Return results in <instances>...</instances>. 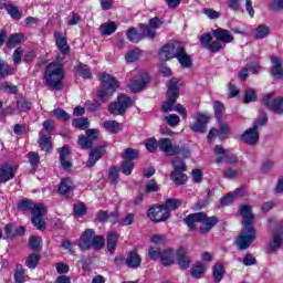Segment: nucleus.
<instances>
[{
    "mask_svg": "<svg viewBox=\"0 0 283 283\" xmlns=\"http://www.w3.org/2000/svg\"><path fill=\"white\" fill-rule=\"evenodd\" d=\"M139 56H140V51L133 50L126 53L125 59L127 63H134L135 61H138Z\"/></svg>",
    "mask_w": 283,
    "mask_h": 283,
    "instance_id": "nucleus-56",
    "label": "nucleus"
},
{
    "mask_svg": "<svg viewBox=\"0 0 283 283\" xmlns=\"http://www.w3.org/2000/svg\"><path fill=\"white\" fill-rule=\"evenodd\" d=\"M214 116L220 120L222 118V113L224 112V105L221 102L213 103Z\"/></svg>",
    "mask_w": 283,
    "mask_h": 283,
    "instance_id": "nucleus-59",
    "label": "nucleus"
},
{
    "mask_svg": "<svg viewBox=\"0 0 283 283\" xmlns=\"http://www.w3.org/2000/svg\"><path fill=\"white\" fill-rule=\"evenodd\" d=\"M0 90L6 94H17L19 92V87L10 82L0 83Z\"/></svg>",
    "mask_w": 283,
    "mask_h": 283,
    "instance_id": "nucleus-42",
    "label": "nucleus"
},
{
    "mask_svg": "<svg viewBox=\"0 0 283 283\" xmlns=\"http://www.w3.org/2000/svg\"><path fill=\"white\" fill-rule=\"evenodd\" d=\"M160 262L164 266H169L174 264V251L172 250L163 251Z\"/></svg>",
    "mask_w": 283,
    "mask_h": 283,
    "instance_id": "nucleus-39",
    "label": "nucleus"
},
{
    "mask_svg": "<svg viewBox=\"0 0 283 283\" xmlns=\"http://www.w3.org/2000/svg\"><path fill=\"white\" fill-rule=\"evenodd\" d=\"M178 78L172 77L168 83L167 101L161 105V112H174L176 101H178Z\"/></svg>",
    "mask_w": 283,
    "mask_h": 283,
    "instance_id": "nucleus-8",
    "label": "nucleus"
},
{
    "mask_svg": "<svg viewBox=\"0 0 283 283\" xmlns=\"http://www.w3.org/2000/svg\"><path fill=\"white\" fill-rule=\"evenodd\" d=\"M3 8H6L8 14H10L11 18H13L15 21L21 20V12L19 9H17V7H14L13 4H4V3H0V10H3Z\"/></svg>",
    "mask_w": 283,
    "mask_h": 283,
    "instance_id": "nucleus-34",
    "label": "nucleus"
},
{
    "mask_svg": "<svg viewBox=\"0 0 283 283\" xmlns=\"http://www.w3.org/2000/svg\"><path fill=\"white\" fill-rule=\"evenodd\" d=\"M224 273H227V271L224 270V265H222V263H216L212 266V276L214 282H222V277H224Z\"/></svg>",
    "mask_w": 283,
    "mask_h": 283,
    "instance_id": "nucleus-32",
    "label": "nucleus"
},
{
    "mask_svg": "<svg viewBox=\"0 0 283 283\" xmlns=\"http://www.w3.org/2000/svg\"><path fill=\"white\" fill-rule=\"evenodd\" d=\"M207 123H209V116L205 114H198L197 120L190 126V129L197 134H205V132H207Z\"/></svg>",
    "mask_w": 283,
    "mask_h": 283,
    "instance_id": "nucleus-20",
    "label": "nucleus"
},
{
    "mask_svg": "<svg viewBox=\"0 0 283 283\" xmlns=\"http://www.w3.org/2000/svg\"><path fill=\"white\" fill-rule=\"evenodd\" d=\"M104 151H105V148L103 146H98L94 148L88 155V160L86 165L88 167H94L96 163H98V160H101V158L103 157Z\"/></svg>",
    "mask_w": 283,
    "mask_h": 283,
    "instance_id": "nucleus-24",
    "label": "nucleus"
},
{
    "mask_svg": "<svg viewBox=\"0 0 283 283\" xmlns=\"http://www.w3.org/2000/svg\"><path fill=\"white\" fill-rule=\"evenodd\" d=\"M74 191V184L70 178H64L59 187V193L62 196H70Z\"/></svg>",
    "mask_w": 283,
    "mask_h": 283,
    "instance_id": "nucleus-26",
    "label": "nucleus"
},
{
    "mask_svg": "<svg viewBox=\"0 0 283 283\" xmlns=\"http://www.w3.org/2000/svg\"><path fill=\"white\" fill-rule=\"evenodd\" d=\"M17 176V166L11 163L0 165V182L6 185L9 180H12Z\"/></svg>",
    "mask_w": 283,
    "mask_h": 283,
    "instance_id": "nucleus-16",
    "label": "nucleus"
},
{
    "mask_svg": "<svg viewBox=\"0 0 283 283\" xmlns=\"http://www.w3.org/2000/svg\"><path fill=\"white\" fill-rule=\"evenodd\" d=\"M271 34V28H269L266 24L259 25L252 33V36L258 40L266 39Z\"/></svg>",
    "mask_w": 283,
    "mask_h": 283,
    "instance_id": "nucleus-30",
    "label": "nucleus"
},
{
    "mask_svg": "<svg viewBox=\"0 0 283 283\" xmlns=\"http://www.w3.org/2000/svg\"><path fill=\"white\" fill-rule=\"evenodd\" d=\"M52 115L55 116V118H60V120H70L71 116L65 112L63 108H55L52 111Z\"/></svg>",
    "mask_w": 283,
    "mask_h": 283,
    "instance_id": "nucleus-47",
    "label": "nucleus"
},
{
    "mask_svg": "<svg viewBox=\"0 0 283 283\" xmlns=\"http://www.w3.org/2000/svg\"><path fill=\"white\" fill-rule=\"evenodd\" d=\"M186 224L189 227L190 231H196V222H201L200 231L201 233H209L216 224H218V218L207 217L205 212L191 213L185 219Z\"/></svg>",
    "mask_w": 283,
    "mask_h": 283,
    "instance_id": "nucleus-3",
    "label": "nucleus"
},
{
    "mask_svg": "<svg viewBox=\"0 0 283 283\" xmlns=\"http://www.w3.org/2000/svg\"><path fill=\"white\" fill-rule=\"evenodd\" d=\"M238 193H240V189H237L234 193H228L226 197H223L221 199L222 207H227V206L231 205V202H233V200H235V196H238Z\"/></svg>",
    "mask_w": 283,
    "mask_h": 283,
    "instance_id": "nucleus-55",
    "label": "nucleus"
},
{
    "mask_svg": "<svg viewBox=\"0 0 283 283\" xmlns=\"http://www.w3.org/2000/svg\"><path fill=\"white\" fill-rule=\"evenodd\" d=\"M118 224H120V227H129V224H134V214L128 213L126 217L119 219Z\"/></svg>",
    "mask_w": 283,
    "mask_h": 283,
    "instance_id": "nucleus-61",
    "label": "nucleus"
},
{
    "mask_svg": "<svg viewBox=\"0 0 283 283\" xmlns=\"http://www.w3.org/2000/svg\"><path fill=\"white\" fill-rule=\"evenodd\" d=\"M271 63H272V72H271L272 76H274V78H283L282 57L272 56Z\"/></svg>",
    "mask_w": 283,
    "mask_h": 283,
    "instance_id": "nucleus-22",
    "label": "nucleus"
},
{
    "mask_svg": "<svg viewBox=\"0 0 283 283\" xmlns=\"http://www.w3.org/2000/svg\"><path fill=\"white\" fill-rule=\"evenodd\" d=\"M143 262V259H140V255L136 252H129L126 264L129 266V269H138L140 266V263Z\"/></svg>",
    "mask_w": 283,
    "mask_h": 283,
    "instance_id": "nucleus-31",
    "label": "nucleus"
},
{
    "mask_svg": "<svg viewBox=\"0 0 283 283\" xmlns=\"http://www.w3.org/2000/svg\"><path fill=\"white\" fill-rule=\"evenodd\" d=\"M158 148L160 151L166 154V156H176L182 154V148L178 145H172L171 139L163 138L158 142Z\"/></svg>",
    "mask_w": 283,
    "mask_h": 283,
    "instance_id": "nucleus-13",
    "label": "nucleus"
},
{
    "mask_svg": "<svg viewBox=\"0 0 283 283\" xmlns=\"http://www.w3.org/2000/svg\"><path fill=\"white\" fill-rule=\"evenodd\" d=\"M148 256L150 260H160L163 258V252H160V249L156 247H150L148 250Z\"/></svg>",
    "mask_w": 283,
    "mask_h": 283,
    "instance_id": "nucleus-57",
    "label": "nucleus"
},
{
    "mask_svg": "<svg viewBox=\"0 0 283 283\" xmlns=\"http://www.w3.org/2000/svg\"><path fill=\"white\" fill-rule=\"evenodd\" d=\"M117 244H118V234L116 232L109 233L106 238V247H107L108 253H111V255H114Z\"/></svg>",
    "mask_w": 283,
    "mask_h": 283,
    "instance_id": "nucleus-29",
    "label": "nucleus"
},
{
    "mask_svg": "<svg viewBox=\"0 0 283 283\" xmlns=\"http://www.w3.org/2000/svg\"><path fill=\"white\" fill-rule=\"evenodd\" d=\"M192 277L200 279L207 273V266L205 264H197L191 268Z\"/></svg>",
    "mask_w": 283,
    "mask_h": 283,
    "instance_id": "nucleus-43",
    "label": "nucleus"
},
{
    "mask_svg": "<svg viewBox=\"0 0 283 283\" xmlns=\"http://www.w3.org/2000/svg\"><path fill=\"white\" fill-rule=\"evenodd\" d=\"M81 21V15L77 13L71 12L69 14L67 25H78V22Z\"/></svg>",
    "mask_w": 283,
    "mask_h": 283,
    "instance_id": "nucleus-63",
    "label": "nucleus"
},
{
    "mask_svg": "<svg viewBox=\"0 0 283 283\" xmlns=\"http://www.w3.org/2000/svg\"><path fill=\"white\" fill-rule=\"evenodd\" d=\"M94 234V229H86L82 233L78 242V247L82 251H90L92 247L93 249H103V247H105V238H103V235Z\"/></svg>",
    "mask_w": 283,
    "mask_h": 283,
    "instance_id": "nucleus-5",
    "label": "nucleus"
},
{
    "mask_svg": "<svg viewBox=\"0 0 283 283\" xmlns=\"http://www.w3.org/2000/svg\"><path fill=\"white\" fill-rule=\"evenodd\" d=\"M269 117L263 113L258 119L254 120L253 126L247 129L241 135V142L245 143V145H258V140H260V127H264V124L268 123Z\"/></svg>",
    "mask_w": 283,
    "mask_h": 283,
    "instance_id": "nucleus-6",
    "label": "nucleus"
},
{
    "mask_svg": "<svg viewBox=\"0 0 283 283\" xmlns=\"http://www.w3.org/2000/svg\"><path fill=\"white\" fill-rule=\"evenodd\" d=\"M128 107H132V97L122 94L118 96L117 102L108 106V112L115 116H123Z\"/></svg>",
    "mask_w": 283,
    "mask_h": 283,
    "instance_id": "nucleus-9",
    "label": "nucleus"
},
{
    "mask_svg": "<svg viewBox=\"0 0 283 283\" xmlns=\"http://www.w3.org/2000/svg\"><path fill=\"white\" fill-rule=\"evenodd\" d=\"M76 72L82 76V78H92V72L87 65L80 64L76 66Z\"/></svg>",
    "mask_w": 283,
    "mask_h": 283,
    "instance_id": "nucleus-48",
    "label": "nucleus"
},
{
    "mask_svg": "<svg viewBox=\"0 0 283 283\" xmlns=\"http://www.w3.org/2000/svg\"><path fill=\"white\" fill-rule=\"evenodd\" d=\"M231 132V127H229V124L227 122H219V130L216 128H212L208 134V140L212 142L216 136H218L221 140L224 138Z\"/></svg>",
    "mask_w": 283,
    "mask_h": 283,
    "instance_id": "nucleus-18",
    "label": "nucleus"
},
{
    "mask_svg": "<svg viewBox=\"0 0 283 283\" xmlns=\"http://www.w3.org/2000/svg\"><path fill=\"white\" fill-rule=\"evenodd\" d=\"M70 154V148L67 146H63L60 150V163L64 169H70L72 164L67 160V156Z\"/></svg>",
    "mask_w": 283,
    "mask_h": 283,
    "instance_id": "nucleus-35",
    "label": "nucleus"
},
{
    "mask_svg": "<svg viewBox=\"0 0 283 283\" xmlns=\"http://www.w3.org/2000/svg\"><path fill=\"white\" fill-rule=\"evenodd\" d=\"M39 260H40L39 254L33 253L30 256H28V259L25 261V265L29 269H36V264H39Z\"/></svg>",
    "mask_w": 283,
    "mask_h": 283,
    "instance_id": "nucleus-51",
    "label": "nucleus"
},
{
    "mask_svg": "<svg viewBox=\"0 0 283 283\" xmlns=\"http://www.w3.org/2000/svg\"><path fill=\"white\" fill-rule=\"evenodd\" d=\"M214 156L217 157V163H238V157L232 156L229 157V151H227V149H224L222 146L217 145L214 147Z\"/></svg>",
    "mask_w": 283,
    "mask_h": 283,
    "instance_id": "nucleus-19",
    "label": "nucleus"
},
{
    "mask_svg": "<svg viewBox=\"0 0 283 283\" xmlns=\"http://www.w3.org/2000/svg\"><path fill=\"white\" fill-rule=\"evenodd\" d=\"M18 209L21 211H31L32 224L40 231L43 230L45 227V220H43V216H45V206H43V203H33L30 200H23L18 203Z\"/></svg>",
    "mask_w": 283,
    "mask_h": 283,
    "instance_id": "nucleus-2",
    "label": "nucleus"
},
{
    "mask_svg": "<svg viewBox=\"0 0 283 283\" xmlns=\"http://www.w3.org/2000/svg\"><path fill=\"white\" fill-rule=\"evenodd\" d=\"M171 180H174L175 185H185V182H187V175H185L182 170H174Z\"/></svg>",
    "mask_w": 283,
    "mask_h": 283,
    "instance_id": "nucleus-41",
    "label": "nucleus"
},
{
    "mask_svg": "<svg viewBox=\"0 0 283 283\" xmlns=\"http://www.w3.org/2000/svg\"><path fill=\"white\" fill-rule=\"evenodd\" d=\"M212 34L217 41H220L221 43H232L233 35L229 30L219 28L212 31Z\"/></svg>",
    "mask_w": 283,
    "mask_h": 283,
    "instance_id": "nucleus-21",
    "label": "nucleus"
},
{
    "mask_svg": "<svg viewBox=\"0 0 283 283\" xmlns=\"http://www.w3.org/2000/svg\"><path fill=\"white\" fill-rule=\"evenodd\" d=\"M283 238L280 233H273L269 243V253H275L282 249Z\"/></svg>",
    "mask_w": 283,
    "mask_h": 283,
    "instance_id": "nucleus-25",
    "label": "nucleus"
},
{
    "mask_svg": "<svg viewBox=\"0 0 283 283\" xmlns=\"http://www.w3.org/2000/svg\"><path fill=\"white\" fill-rule=\"evenodd\" d=\"M176 59L182 67H191V59L187 55L184 46H181V52L177 54Z\"/></svg>",
    "mask_w": 283,
    "mask_h": 283,
    "instance_id": "nucleus-37",
    "label": "nucleus"
},
{
    "mask_svg": "<svg viewBox=\"0 0 283 283\" xmlns=\"http://www.w3.org/2000/svg\"><path fill=\"white\" fill-rule=\"evenodd\" d=\"M39 145L43 151H50L52 149V139L40 133Z\"/></svg>",
    "mask_w": 283,
    "mask_h": 283,
    "instance_id": "nucleus-44",
    "label": "nucleus"
},
{
    "mask_svg": "<svg viewBox=\"0 0 283 283\" xmlns=\"http://www.w3.org/2000/svg\"><path fill=\"white\" fill-rule=\"evenodd\" d=\"M4 235L6 238H14L17 235V228L12 224H7L4 227Z\"/></svg>",
    "mask_w": 283,
    "mask_h": 283,
    "instance_id": "nucleus-64",
    "label": "nucleus"
},
{
    "mask_svg": "<svg viewBox=\"0 0 283 283\" xmlns=\"http://www.w3.org/2000/svg\"><path fill=\"white\" fill-rule=\"evenodd\" d=\"M102 88L98 91L101 101H109L116 90H118V81L107 73L99 76Z\"/></svg>",
    "mask_w": 283,
    "mask_h": 283,
    "instance_id": "nucleus-7",
    "label": "nucleus"
},
{
    "mask_svg": "<svg viewBox=\"0 0 283 283\" xmlns=\"http://www.w3.org/2000/svg\"><path fill=\"white\" fill-rule=\"evenodd\" d=\"M123 158L126 160H136L138 158V151L136 149L128 148L123 153Z\"/></svg>",
    "mask_w": 283,
    "mask_h": 283,
    "instance_id": "nucleus-58",
    "label": "nucleus"
},
{
    "mask_svg": "<svg viewBox=\"0 0 283 283\" xmlns=\"http://www.w3.org/2000/svg\"><path fill=\"white\" fill-rule=\"evenodd\" d=\"M99 136H101V130L96 128L86 129V136L81 135L78 137V144L83 149H90L92 145H94V140H98Z\"/></svg>",
    "mask_w": 283,
    "mask_h": 283,
    "instance_id": "nucleus-11",
    "label": "nucleus"
},
{
    "mask_svg": "<svg viewBox=\"0 0 283 283\" xmlns=\"http://www.w3.org/2000/svg\"><path fill=\"white\" fill-rule=\"evenodd\" d=\"M132 169H134V161H132V160L123 161L122 167H120L122 174H125V176H130Z\"/></svg>",
    "mask_w": 283,
    "mask_h": 283,
    "instance_id": "nucleus-52",
    "label": "nucleus"
},
{
    "mask_svg": "<svg viewBox=\"0 0 283 283\" xmlns=\"http://www.w3.org/2000/svg\"><path fill=\"white\" fill-rule=\"evenodd\" d=\"M145 36H147V34H145L144 31H142V33H138V31H136V28H132L127 31V39L132 43H138L139 41H143Z\"/></svg>",
    "mask_w": 283,
    "mask_h": 283,
    "instance_id": "nucleus-33",
    "label": "nucleus"
},
{
    "mask_svg": "<svg viewBox=\"0 0 283 283\" xmlns=\"http://www.w3.org/2000/svg\"><path fill=\"white\" fill-rule=\"evenodd\" d=\"M41 237H31L29 239V247L32 249V251H39V249H41Z\"/></svg>",
    "mask_w": 283,
    "mask_h": 283,
    "instance_id": "nucleus-53",
    "label": "nucleus"
},
{
    "mask_svg": "<svg viewBox=\"0 0 283 283\" xmlns=\"http://www.w3.org/2000/svg\"><path fill=\"white\" fill-rule=\"evenodd\" d=\"M145 147L146 149H148L151 154H154V151L156 149H158V142H156V139L151 138V139H147L145 143Z\"/></svg>",
    "mask_w": 283,
    "mask_h": 283,
    "instance_id": "nucleus-62",
    "label": "nucleus"
},
{
    "mask_svg": "<svg viewBox=\"0 0 283 283\" xmlns=\"http://www.w3.org/2000/svg\"><path fill=\"white\" fill-rule=\"evenodd\" d=\"M163 25V22H160V19L153 18L149 21V25L142 24L140 25V32H144L148 39H156V30Z\"/></svg>",
    "mask_w": 283,
    "mask_h": 283,
    "instance_id": "nucleus-17",
    "label": "nucleus"
},
{
    "mask_svg": "<svg viewBox=\"0 0 283 283\" xmlns=\"http://www.w3.org/2000/svg\"><path fill=\"white\" fill-rule=\"evenodd\" d=\"M239 211L242 217L243 230L238 237L235 244L240 251H247L255 242V228H253L255 217L249 205L241 206Z\"/></svg>",
    "mask_w": 283,
    "mask_h": 283,
    "instance_id": "nucleus-1",
    "label": "nucleus"
},
{
    "mask_svg": "<svg viewBox=\"0 0 283 283\" xmlns=\"http://www.w3.org/2000/svg\"><path fill=\"white\" fill-rule=\"evenodd\" d=\"M148 218L153 222H163L169 218V210L164 206H156L148 209Z\"/></svg>",
    "mask_w": 283,
    "mask_h": 283,
    "instance_id": "nucleus-14",
    "label": "nucleus"
},
{
    "mask_svg": "<svg viewBox=\"0 0 283 283\" xmlns=\"http://www.w3.org/2000/svg\"><path fill=\"white\" fill-rule=\"evenodd\" d=\"M99 30L104 36H109L116 32V24L114 22H105L99 27Z\"/></svg>",
    "mask_w": 283,
    "mask_h": 283,
    "instance_id": "nucleus-40",
    "label": "nucleus"
},
{
    "mask_svg": "<svg viewBox=\"0 0 283 283\" xmlns=\"http://www.w3.org/2000/svg\"><path fill=\"white\" fill-rule=\"evenodd\" d=\"M14 74H17V70L10 66L8 62L0 60V78H6V76H12Z\"/></svg>",
    "mask_w": 283,
    "mask_h": 283,
    "instance_id": "nucleus-28",
    "label": "nucleus"
},
{
    "mask_svg": "<svg viewBox=\"0 0 283 283\" xmlns=\"http://www.w3.org/2000/svg\"><path fill=\"white\" fill-rule=\"evenodd\" d=\"M23 41H25L23 33L11 34L9 36L7 45L8 48H15V45H20V43H23Z\"/></svg>",
    "mask_w": 283,
    "mask_h": 283,
    "instance_id": "nucleus-38",
    "label": "nucleus"
},
{
    "mask_svg": "<svg viewBox=\"0 0 283 283\" xmlns=\"http://www.w3.org/2000/svg\"><path fill=\"white\" fill-rule=\"evenodd\" d=\"M160 187L154 179L149 180L145 186L146 193H156V191H158Z\"/></svg>",
    "mask_w": 283,
    "mask_h": 283,
    "instance_id": "nucleus-54",
    "label": "nucleus"
},
{
    "mask_svg": "<svg viewBox=\"0 0 283 283\" xmlns=\"http://www.w3.org/2000/svg\"><path fill=\"white\" fill-rule=\"evenodd\" d=\"M14 282L15 283L25 282V271L23 270V265H17L15 273H14Z\"/></svg>",
    "mask_w": 283,
    "mask_h": 283,
    "instance_id": "nucleus-46",
    "label": "nucleus"
},
{
    "mask_svg": "<svg viewBox=\"0 0 283 283\" xmlns=\"http://www.w3.org/2000/svg\"><path fill=\"white\" fill-rule=\"evenodd\" d=\"M45 85L52 90H60L63 85V66L59 63H51L44 71Z\"/></svg>",
    "mask_w": 283,
    "mask_h": 283,
    "instance_id": "nucleus-4",
    "label": "nucleus"
},
{
    "mask_svg": "<svg viewBox=\"0 0 283 283\" xmlns=\"http://www.w3.org/2000/svg\"><path fill=\"white\" fill-rule=\"evenodd\" d=\"M74 213L77 216V218H83L85 213H87V207L83 202H78L74 205Z\"/></svg>",
    "mask_w": 283,
    "mask_h": 283,
    "instance_id": "nucleus-49",
    "label": "nucleus"
},
{
    "mask_svg": "<svg viewBox=\"0 0 283 283\" xmlns=\"http://www.w3.org/2000/svg\"><path fill=\"white\" fill-rule=\"evenodd\" d=\"M147 83H149V75L146 72H142L134 77V80L128 84V87L134 93L143 92V90L147 87Z\"/></svg>",
    "mask_w": 283,
    "mask_h": 283,
    "instance_id": "nucleus-15",
    "label": "nucleus"
},
{
    "mask_svg": "<svg viewBox=\"0 0 283 283\" xmlns=\"http://www.w3.org/2000/svg\"><path fill=\"white\" fill-rule=\"evenodd\" d=\"M54 38L57 50H60L62 54H67V52H70V45H67V40L65 39V36H63L61 33H55Z\"/></svg>",
    "mask_w": 283,
    "mask_h": 283,
    "instance_id": "nucleus-27",
    "label": "nucleus"
},
{
    "mask_svg": "<svg viewBox=\"0 0 283 283\" xmlns=\"http://www.w3.org/2000/svg\"><path fill=\"white\" fill-rule=\"evenodd\" d=\"M72 124L73 127H77V129H87V127H90V120H87V118H75Z\"/></svg>",
    "mask_w": 283,
    "mask_h": 283,
    "instance_id": "nucleus-50",
    "label": "nucleus"
},
{
    "mask_svg": "<svg viewBox=\"0 0 283 283\" xmlns=\"http://www.w3.org/2000/svg\"><path fill=\"white\" fill-rule=\"evenodd\" d=\"M263 104L274 114H283V97H274L273 93L263 96Z\"/></svg>",
    "mask_w": 283,
    "mask_h": 283,
    "instance_id": "nucleus-10",
    "label": "nucleus"
},
{
    "mask_svg": "<svg viewBox=\"0 0 283 283\" xmlns=\"http://www.w3.org/2000/svg\"><path fill=\"white\" fill-rule=\"evenodd\" d=\"M179 52H182L180 44H166L159 51V59L160 61H169L170 59H176Z\"/></svg>",
    "mask_w": 283,
    "mask_h": 283,
    "instance_id": "nucleus-12",
    "label": "nucleus"
},
{
    "mask_svg": "<svg viewBox=\"0 0 283 283\" xmlns=\"http://www.w3.org/2000/svg\"><path fill=\"white\" fill-rule=\"evenodd\" d=\"M166 123L170 127H176L178 125V123H180V117L176 114H170V115L166 116Z\"/></svg>",
    "mask_w": 283,
    "mask_h": 283,
    "instance_id": "nucleus-60",
    "label": "nucleus"
},
{
    "mask_svg": "<svg viewBox=\"0 0 283 283\" xmlns=\"http://www.w3.org/2000/svg\"><path fill=\"white\" fill-rule=\"evenodd\" d=\"M180 199H168L163 207L164 209H167L169 216H171V211H176V209L180 207Z\"/></svg>",
    "mask_w": 283,
    "mask_h": 283,
    "instance_id": "nucleus-45",
    "label": "nucleus"
},
{
    "mask_svg": "<svg viewBox=\"0 0 283 283\" xmlns=\"http://www.w3.org/2000/svg\"><path fill=\"white\" fill-rule=\"evenodd\" d=\"M103 127L106 129V132H111V134H118V132L123 129V124L116 120H108L104 123Z\"/></svg>",
    "mask_w": 283,
    "mask_h": 283,
    "instance_id": "nucleus-36",
    "label": "nucleus"
},
{
    "mask_svg": "<svg viewBox=\"0 0 283 283\" xmlns=\"http://www.w3.org/2000/svg\"><path fill=\"white\" fill-rule=\"evenodd\" d=\"M177 263L180 269H189L191 266V258L187 255V250L185 248H179L177 251Z\"/></svg>",
    "mask_w": 283,
    "mask_h": 283,
    "instance_id": "nucleus-23",
    "label": "nucleus"
}]
</instances>
